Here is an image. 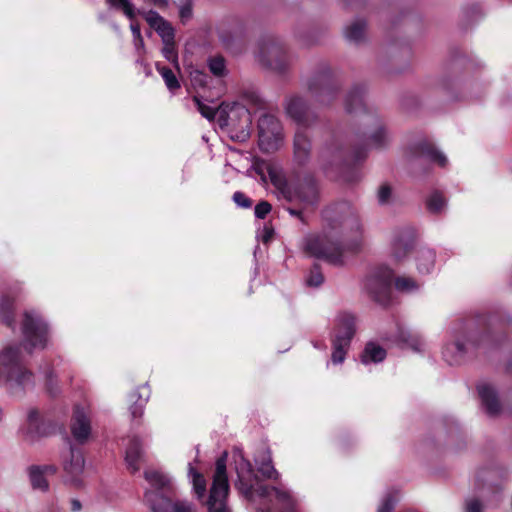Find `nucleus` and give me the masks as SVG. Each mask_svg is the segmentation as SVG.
Returning <instances> with one entry per match:
<instances>
[{"label": "nucleus", "mask_w": 512, "mask_h": 512, "mask_svg": "<svg viewBox=\"0 0 512 512\" xmlns=\"http://www.w3.org/2000/svg\"><path fill=\"white\" fill-rule=\"evenodd\" d=\"M325 228L321 234H311L304 238L303 249L310 256L324 259L328 263L344 264L345 247L338 236L360 230V221L354 209L346 202L337 203L323 211Z\"/></svg>", "instance_id": "f257e3e1"}, {"label": "nucleus", "mask_w": 512, "mask_h": 512, "mask_svg": "<svg viewBox=\"0 0 512 512\" xmlns=\"http://www.w3.org/2000/svg\"><path fill=\"white\" fill-rule=\"evenodd\" d=\"M256 171L260 175L267 173L271 183L277 189L279 195L289 203H296L299 207L288 206L285 210L306 224L305 209L314 206L318 201L316 182L312 177H307L303 182L293 185L288 183L285 177L271 163L262 161L257 163Z\"/></svg>", "instance_id": "f03ea898"}, {"label": "nucleus", "mask_w": 512, "mask_h": 512, "mask_svg": "<svg viewBox=\"0 0 512 512\" xmlns=\"http://www.w3.org/2000/svg\"><path fill=\"white\" fill-rule=\"evenodd\" d=\"M233 458L237 473L235 487L246 499L252 500L254 495L270 500L275 499L278 505L277 512H298L296 500L289 491L263 485L259 482L252 464L244 457L241 451H236Z\"/></svg>", "instance_id": "7ed1b4c3"}, {"label": "nucleus", "mask_w": 512, "mask_h": 512, "mask_svg": "<svg viewBox=\"0 0 512 512\" xmlns=\"http://www.w3.org/2000/svg\"><path fill=\"white\" fill-rule=\"evenodd\" d=\"M144 478L151 489L145 492V501L153 512H195L187 501H173L175 495L172 479L158 470L149 469Z\"/></svg>", "instance_id": "20e7f679"}, {"label": "nucleus", "mask_w": 512, "mask_h": 512, "mask_svg": "<svg viewBox=\"0 0 512 512\" xmlns=\"http://www.w3.org/2000/svg\"><path fill=\"white\" fill-rule=\"evenodd\" d=\"M255 60L264 69L277 74H285L293 63L285 44L275 37H266L259 42Z\"/></svg>", "instance_id": "39448f33"}, {"label": "nucleus", "mask_w": 512, "mask_h": 512, "mask_svg": "<svg viewBox=\"0 0 512 512\" xmlns=\"http://www.w3.org/2000/svg\"><path fill=\"white\" fill-rule=\"evenodd\" d=\"M2 380L11 389L33 384V374L23 366L18 346H8L0 353V382Z\"/></svg>", "instance_id": "423d86ee"}, {"label": "nucleus", "mask_w": 512, "mask_h": 512, "mask_svg": "<svg viewBox=\"0 0 512 512\" xmlns=\"http://www.w3.org/2000/svg\"><path fill=\"white\" fill-rule=\"evenodd\" d=\"M341 81L329 65L323 63L307 81L308 91L321 105H330L336 98Z\"/></svg>", "instance_id": "0eeeda50"}, {"label": "nucleus", "mask_w": 512, "mask_h": 512, "mask_svg": "<svg viewBox=\"0 0 512 512\" xmlns=\"http://www.w3.org/2000/svg\"><path fill=\"white\" fill-rule=\"evenodd\" d=\"M486 337L487 335H480L474 322L470 321L455 340L445 346L443 356L449 364H458L465 355L474 353L486 341Z\"/></svg>", "instance_id": "6e6552de"}, {"label": "nucleus", "mask_w": 512, "mask_h": 512, "mask_svg": "<svg viewBox=\"0 0 512 512\" xmlns=\"http://www.w3.org/2000/svg\"><path fill=\"white\" fill-rule=\"evenodd\" d=\"M356 333V317L350 312L342 311L335 316L332 337V361L342 363Z\"/></svg>", "instance_id": "1a4fd4ad"}, {"label": "nucleus", "mask_w": 512, "mask_h": 512, "mask_svg": "<svg viewBox=\"0 0 512 512\" xmlns=\"http://www.w3.org/2000/svg\"><path fill=\"white\" fill-rule=\"evenodd\" d=\"M226 456L227 454L225 453L216 461L212 486L208 499L205 502L208 512H232L227 503L229 483L226 473Z\"/></svg>", "instance_id": "9d476101"}, {"label": "nucleus", "mask_w": 512, "mask_h": 512, "mask_svg": "<svg viewBox=\"0 0 512 512\" xmlns=\"http://www.w3.org/2000/svg\"><path fill=\"white\" fill-rule=\"evenodd\" d=\"M365 156V148L348 149L343 146L339 137H332L326 141L320 151L321 161L326 167L349 165L364 159Z\"/></svg>", "instance_id": "9b49d317"}, {"label": "nucleus", "mask_w": 512, "mask_h": 512, "mask_svg": "<svg viewBox=\"0 0 512 512\" xmlns=\"http://www.w3.org/2000/svg\"><path fill=\"white\" fill-rule=\"evenodd\" d=\"M21 331L26 350L44 349L48 341V326L35 311H26L21 324Z\"/></svg>", "instance_id": "f8f14e48"}, {"label": "nucleus", "mask_w": 512, "mask_h": 512, "mask_svg": "<svg viewBox=\"0 0 512 512\" xmlns=\"http://www.w3.org/2000/svg\"><path fill=\"white\" fill-rule=\"evenodd\" d=\"M394 273L388 267L375 269L365 280L369 296L380 305H387L391 299V284Z\"/></svg>", "instance_id": "ddd939ff"}, {"label": "nucleus", "mask_w": 512, "mask_h": 512, "mask_svg": "<svg viewBox=\"0 0 512 512\" xmlns=\"http://www.w3.org/2000/svg\"><path fill=\"white\" fill-rule=\"evenodd\" d=\"M259 147L264 152L277 150L282 141V126L273 115L264 114L258 120Z\"/></svg>", "instance_id": "4468645a"}, {"label": "nucleus", "mask_w": 512, "mask_h": 512, "mask_svg": "<svg viewBox=\"0 0 512 512\" xmlns=\"http://www.w3.org/2000/svg\"><path fill=\"white\" fill-rule=\"evenodd\" d=\"M285 110L291 119L304 128L312 127L318 120L315 111H313L309 107L308 102L299 95H292L286 98Z\"/></svg>", "instance_id": "2eb2a0df"}, {"label": "nucleus", "mask_w": 512, "mask_h": 512, "mask_svg": "<svg viewBox=\"0 0 512 512\" xmlns=\"http://www.w3.org/2000/svg\"><path fill=\"white\" fill-rule=\"evenodd\" d=\"M406 157L411 162L428 160L438 164L440 167H446L448 164L446 155L427 141H421L411 145L406 151Z\"/></svg>", "instance_id": "dca6fc26"}, {"label": "nucleus", "mask_w": 512, "mask_h": 512, "mask_svg": "<svg viewBox=\"0 0 512 512\" xmlns=\"http://www.w3.org/2000/svg\"><path fill=\"white\" fill-rule=\"evenodd\" d=\"M363 124L365 125L363 135L369 145L380 148L388 143L389 134L377 115L365 113Z\"/></svg>", "instance_id": "f3484780"}, {"label": "nucleus", "mask_w": 512, "mask_h": 512, "mask_svg": "<svg viewBox=\"0 0 512 512\" xmlns=\"http://www.w3.org/2000/svg\"><path fill=\"white\" fill-rule=\"evenodd\" d=\"M415 242L414 231L403 228L395 231L391 242V255L396 261H402L413 249Z\"/></svg>", "instance_id": "a211bd4d"}, {"label": "nucleus", "mask_w": 512, "mask_h": 512, "mask_svg": "<svg viewBox=\"0 0 512 512\" xmlns=\"http://www.w3.org/2000/svg\"><path fill=\"white\" fill-rule=\"evenodd\" d=\"M482 408L489 417H496L502 412L496 388L489 383H481L477 386Z\"/></svg>", "instance_id": "6ab92c4d"}, {"label": "nucleus", "mask_w": 512, "mask_h": 512, "mask_svg": "<svg viewBox=\"0 0 512 512\" xmlns=\"http://www.w3.org/2000/svg\"><path fill=\"white\" fill-rule=\"evenodd\" d=\"M312 144L307 133L298 129L293 140V159L299 166L306 165L311 157Z\"/></svg>", "instance_id": "aec40b11"}, {"label": "nucleus", "mask_w": 512, "mask_h": 512, "mask_svg": "<svg viewBox=\"0 0 512 512\" xmlns=\"http://www.w3.org/2000/svg\"><path fill=\"white\" fill-rule=\"evenodd\" d=\"M145 461V454L142 449L141 440L133 436L129 439L128 446L125 452V462L128 470L131 473H136L140 470V463Z\"/></svg>", "instance_id": "412c9836"}, {"label": "nucleus", "mask_w": 512, "mask_h": 512, "mask_svg": "<svg viewBox=\"0 0 512 512\" xmlns=\"http://www.w3.org/2000/svg\"><path fill=\"white\" fill-rule=\"evenodd\" d=\"M71 432L76 441L83 443L86 441L91 432L90 420L83 408L75 407Z\"/></svg>", "instance_id": "4be33fe9"}, {"label": "nucleus", "mask_w": 512, "mask_h": 512, "mask_svg": "<svg viewBox=\"0 0 512 512\" xmlns=\"http://www.w3.org/2000/svg\"><path fill=\"white\" fill-rule=\"evenodd\" d=\"M85 460L82 452L79 449L70 447L68 454L64 456L63 467L68 475L71 476V481L78 484V476L84 470Z\"/></svg>", "instance_id": "5701e85b"}, {"label": "nucleus", "mask_w": 512, "mask_h": 512, "mask_svg": "<svg viewBox=\"0 0 512 512\" xmlns=\"http://www.w3.org/2000/svg\"><path fill=\"white\" fill-rule=\"evenodd\" d=\"M258 472L267 479L277 480L278 471L274 468L271 452L268 448H262L254 459Z\"/></svg>", "instance_id": "b1692460"}, {"label": "nucleus", "mask_w": 512, "mask_h": 512, "mask_svg": "<svg viewBox=\"0 0 512 512\" xmlns=\"http://www.w3.org/2000/svg\"><path fill=\"white\" fill-rule=\"evenodd\" d=\"M366 91L365 85H355L346 94L344 100L345 110L348 113L357 111L365 112L364 107V94Z\"/></svg>", "instance_id": "393cba45"}, {"label": "nucleus", "mask_w": 512, "mask_h": 512, "mask_svg": "<svg viewBox=\"0 0 512 512\" xmlns=\"http://www.w3.org/2000/svg\"><path fill=\"white\" fill-rule=\"evenodd\" d=\"M367 24L363 19H355L344 28V36L347 41L361 44L366 40Z\"/></svg>", "instance_id": "a878e982"}, {"label": "nucleus", "mask_w": 512, "mask_h": 512, "mask_svg": "<svg viewBox=\"0 0 512 512\" xmlns=\"http://www.w3.org/2000/svg\"><path fill=\"white\" fill-rule=\"evenodd\" d=\"M25 433L27 440L30 442H33L46 434L45 427L41 422L39 412L36 409H31L28 413Z\"/></svg>", "instance_id": "bb28decb"}, {"label": "nucleus", "mask_w": 512, "mask_h": 512, "mask_svg": "<svg viewBox=\"0 0 512 512\" xmlns=\"http://www.w3.org/2000/svg\"><path fill=\"white\" fill-rule=\"evenodd\" d=\"M436 254L432 249L421 248L417 251V269L422 274L430 273L435 265Z\"/></svg>", "instance_id": "cd10ccee"}, {"label": "nucleus", "mask_w": 512, "mask_h": 512, "mask_svg": "<svg viewBox=\"0 0 512 512\" xmlns=\"http://www.w3.org/2000/svg\"><path fill=\"white\" fill-rule=\"evenodd\" d=\"M386 351L374 343H368L361 355V362L368 364L370 362L378 363L385 359Z\"/></svg>", "instance_id": "c85d7f7f"}, {"label": "nucleus", "mask_w": 512, "mask_h": 512, "mask_svg": "<svg viewBox=\"0 0 512 512\" xmlns=\"http://www.w3.org/2000/svg\"><path fill=\"white\" fill-rule=\"evenodd\" d=\"M147 400L148 396L143 397L138 389L129 395L131 402L129 410L133 419L142 417Z\"/></svg>", "instance_id": "c756f323"}, {"label": "nucleus", "mask_w": 512, "mask_h": 512, "mask_svg": "<svg viewBox=\"0 0 512 512\" xmlns=\"http://www.w3.org/2000/svg\"><path fill=\"white\" fill-rule=\"evenodd\" d=\"M189 477L191 478L194 493L198 499H202L206 493V479L189 464Z\"/></svg>", "instance_id": "7c9ffc66"}, {"label": "nucleus", "mask_w": 512, "mask_h": 512, "mask_svg": "<svg viewBox=\"0 0 512 512\" xmlns=\"http://www.w3.org/2000/svg\"><path fill=\"white\" fill-rule=\"evenodd\" d=\"M45 476L46 475L43 473V470L40 468V466H31L29 468V477L33 489L41 491L48 490L49 485Z\"/></svg>", "instance_id": "2f4dec72"}, {"label": "nucleus", "mask_w": 512, "mask_h": 512, "mask_svg": "<svg viewBox=\"0 0 512 512\" xmlns=\"http://www.w3.org/2000/svg\"><path fill=\"white\" fill-rule=\"evenodd\" d=\"M156 70L162 76L167 88L174 91L180 88V83L175 73L168 67L156 63Z\"/></svg>", "instance_id": "473e14b6"}, {"label": "nucleus", "mask_w": 512, "mask_h": 512, "mask_svg": "<svg viewBox=\"0 0 512 512\" xmlns=\"http://www.w3.org/2000/svg\"><path fill=\"white\" fill-rule=\"evenodd\" d=\"M446 207V200L440 192L432 193L427 199V208L431 213L439 214Z\"/></svg>", "instance_id": "72a5a7b5"}, {"label": "nucleus", "mask_w": 512, "mask_h": 512, "mask_svg": "<svg viewBox=\"0 0 512 512\" xmlns=\"http://www.w3.org/2000/svg\"><path fill=\"white\" fill-rule=\"evenodd\" d=\"M208 67L211 73L217 77H223L227 74L226 62L222 56L209 58Z\"/></svg>", "instance_id": "f704fd0d"}, {"label": "nucleus", "mask_w": 512, "mask_h": 512, "mask_svg": "<svg viewBox=\"0 0 512 512\" xmlns=\"http://www.w3.org/2000/svg\"><path fill=\"white\" fill-rule=\"evenodd\" d=\"M398 337L402 342L408 344L413 349L420 350L422 342L420 338L410 330L399 328Z\"/></svg>", "instance_id": "c9c22d12"}, {"label": "nucleus", "mask_w": 512, "mask_h": 512, "mask_svg": "<svg viewBox=\"0 0 512 512\" xmlns=\"http://www.w3.org/2000/svg\"><path fill=\"white\" fill-rule=\"evenodd\" d=\"M0 318L1 321L9 327L14 324V307L13 303L5 300L0 305Z\"/></svg>", "instance_id": "e433bc0d"}, {"label": "nucleus", "mask_w": 512, "mask_h": 512, "mask_svg": "<svg viewBox=\"0 0 512 512\" xmlns=\"http://www.w3.org/2000/svg\"><path fill=\"white\" fill-rule=\"evenodd\" d=\"M398 502V492L389 491L381 501L377 508V512H392L396 503Z\"/></svg>", "instance_id": "4c0bfd02"}, {"label": "nucleus", "mask_w": 512, "mask_h": 512, "mask_svg": "<svg viewBox=\"0 0 512 512\" xmlns=\"http://www.w3.org/2000/svg\"><path fill=\"white\" fill-rule=\"evenodd\" d=\"M107 3L115 8L120 9L123 13L129 18L133 19L135 17V10L133 4L129 0H106Z\"/></svg>", "instance_id": "58836bf2"}, {"label": "nucleus", "mask_w": 512, "mask_h": 512, "mask_svg": "<svg viewBox=\"0 0 512 512\" xmlns=\"http://www.w3.org/2000/svg\"><path fill=\"white\" fill-rule=\"evenodd\" d=\"M395 287L400 292H412L419 288V284L410 277H398L395 279Z\"/></svg>", "instance_id": "ea45409f"}, {"label": "nucleus", "mask_w": 512, "mask_h": 512, "mask_svg": "<svg viewBox=\"0 0 512 512\" xmlns=\"http://www.w3.org/2000/svg\"><path fill=\"white\" fill-rule=\"evenodd\" d=\"M155 31L158 33V35L161 37L163 43L164 42H172L175 38V31L172 25L165 20L163 23H161L159 26H156Z\"/></svg>", "instance_id": "a19ab883"}, {"label": "nucleus", "mask_w": 512, "mask_h": 512, "mask_svg": "<svg viewBox=\"0 0 512 512\" xmlns=\"http://www.w3.org/2000/svg\"><path fill=\"white\" fill-rule=\"evenodd\" d=\"M164 47L162 49V55L165 59L173 63L178 68V54L175 49V41L172 42H164Z\"/></svg>", "instance_id": "79ce46f5"}, {"label": "nucleus", "mask_w": 512, "mask_h": 512, "mask_svg": "<svg viewBox=\"0 0 512 512\" xmlns=\"http://www.w3.org/2000/svg\"><path fill=\"white\" fill-rule=\"evenodd\" d=\"M191 82L194 87H206L211 79L208 74L199 70H193L190 73Z\"/></svg>", "instance_id": "37998d69"}, {"label": "nucleus", "mask_w": 512, "mask_h": 512, "mask_svg": "<svg viewBox=\"0 0 512 512\" xmlns=\"http://www.w3.org/2000/svg\"><path fill=\"white\" fill-rule=\"evenodd\" d=\"M324 281L323 274L318 265H314L310 270L309 276L306 279V283L312 287L320 286Z\"/></svg>", "instance_id": "c03bdc74"}, {"label": "nucleus", "mask_w": 512, "mask_h": 512, "mask_svg": "<svg viewBox=\"0 0 512 512\" xmlns=\"http://www.w3.org/2000/svg\"><path fill=\"white\" fill-rule=\"evenodd\" d=\"M139 13L144 17V19L147 21L150 27L154 30L156 29V26H159L161 23L165 21V19L154 10H149L146 12L139 11Z\"/></svg>", "instance_id": "a18cd8bd"}, {"label": "nucleus", "mask_w": 512, "mask_h": 512, "mask_svg": "<svg viewBox=\"0 0 512 512\" xmlns=\"http://www.w3.org/2000/svg\"><path fill=\"white\" fill-rule=\"evenodd\" d=\"M464 512H484V504L476 497H468L464 502Z\"/></svg>", "instance_id": "49530a36"}, {"label": "nucleus", "mask_w": 512, "mask_h": 512, "mask_svg": "<svg viewBox=\"0 0 512 512\" xmlns=\"http://www.w3.org/2000/svg\"><path fill=\"white\" fill-rule=\"evenodd\" d=\"M194 101L196 103L198 111L201 113L203 117H205L208 120H213L215 118L216 108L204 104L200 101L198 97H194Z\"/></svg>", "instance_id": "de8ad7c7"}, {"label": "nucleus", "mask_w": 512, "mask_h": 512, "mask_svg": "<svg viewBox=\"0 0 512 512\" xmlns=\"http://www.w3.org/2000/svg\"><path fill=\"white\" fill-rule=\"evenodd\" d=\"M391 195V187L387 184L381 185L377 193L378 202L382 205L387 204L390 201Z\"/></svg>", "instance_id": "09e8293b"}, {"label": "nucleus", "mask_w": 512, "mask_h": 512, "mask_svg": "<svg viewBox=\"0 0 512 512\" xmlns=\"http://www.w3.org/2000/svg\"><path fill=\"white\" fill-rule=\"evenodd\" d=\"M272 206L267 201L259 202L254 209L255 216L259 219H264L270 212Z\"/></svg>", "instance_id": "8fccbe9b"}, {"label": "nucleus", "mask_w": 512, "mask_h": 512, "mask_svg": "<svg viewBox=\"0 0 512 512\" xmlns=\"http://www.w3.org/2000/svg\"><path fill=\"white\" fill-rule=\"evenodd\" d=\"M233 201L241 208H250L252 206L251 199L240 191L233 194Z\"/></svg>", "instance_id": "3c124183"}, {"label": "nucleus", "mask_w": 512, "mask_h": 512, "mask_svg": "<svg viewBox=\"0 0 512 512\" xmlns=\"http://www.w3.org/2000/svg\"><path fill=\"white\" fill-rule=\"evenodd\" d=\"M179 16H180L181 21L183 23H185V22H187L188 20L191 19V17H192V4H191L190 0H188L185 4H183L180 7Z\"/></svg>", "instance_id": "603ef678"}, {"label": "nucleus", "mask_w": 512, "mask_h": 512, "mask_svg": "<svg viewBox=\"0 0 512 512\" xmlns=\"http://www.w3.org/2000/svg\"><path fill=\"white\" fill-rule=\"evenodd\" d=\"M491 474L492 472L491 471H482L480 473L477 474L476 476V488L478 490L482 489L483 486H484V482L488 479L491 478Z\"/></svg>", "instance_id": "864d4df0"}, {"label": "nucleus", "mask_w": 512, "mask_h": 512, "mask_svg": "<svg viewBox=\"0 0 512 512\" xmlns=\"http://www.w3.org/2000/svg\"><path fill=\"white\" fill-rule=\"evenodd\" d=\"M130 29L133 35V39L136 41H140L142 43V35L139 24L132 22L130 25Z\"/></svg>", "instance_id": "5fc2aeb1"}, {"label": "nucleus", "mask_w": 512, "mask_h": 512, "mask_svg": "<svg viewBox=\"0 0 512 512\" xmlns=\"http://www.w3.org/2000/svg\"><path fill=\"white\" fill-rule=\"evenodd\" d=\"M274 234V229L272 227L265 226L263 229V233L261 235V239L264 243H268Z\"/></svg>", "instance_id": "6e6d98bb"}, {"label": "nucleus", "mask_w": 512, "mask_h": 512, "mask_svg": "<svg viewBox=\"0 0 512 512\" xmlns=\"http://www.w3.org/2000/svg\"><path fill=\"white\" fill-rule=\"evenodd\" d=\"M47 388L52 395L58 392V389L52 384V371L47 374Z\"/></svg>", "instance_id": "4d7b16f0"}, {"label": "nucleus", "mask_w": 512, "mask_h": 512, "mask_svg": "<svg viewBox=\"0 0 512 512\" xmlns=\"http://www.w3.org/2000/svg\"><path fill=\"white\" fill-rule=\"evenodd\" d=\"M40 468L43 470V473L45 475H48V474L53 475L57 471V468L54 465H44V466H40Z\"/></svg>", "instance_id": "13d9d810"}, {"label": "nucleus", "mask_w": 512, "mask_h": 512, "mask_svg": "<svg viewBox=\"0 0 512 512\" xmlns=\"http://www.w3.org/2000/svg\"><path fill=\"white\" fill-rule=\"evenodd\" d=\"M154 6L162 9L168 6L167 0H149Z\"/></svg>", "instance_id": "bf43d9fd"}, {"label": "nucleus", "mask_w": 512, "mask_h": 512, "mask_svg": "<svg viewBox=\"0 0 512 512\" xmlns=\"http://www.w3.org/2000/svg\"><path fill=\"white\" fill-rule=\"evenodd\" d=\"M249 137V132L246 130H242L236 137L232 136V138H236L239 141H245Z\"/></svg>", "instance_id": "052dcab7"}, {"label": "nucleus", "mask_w": 512, "mask_h": 512, "mask_svg": "<svg viewBox=\"0 0 512 512\" xmlns=\"http://www.w3.org/2000/svg\"><path fill=\"white\" fill-rule=\"evenodd\" d=\"M81 507H82V506H81V503H80V501H79V500L73 499V500L71 501V509H72V511H73V512H78V511H80V510H81Z\"/></svg>", "instance_id": "680f3d73"}, {"label": "nucleus", "mask_w": 512, "mask_h": 512, "mask_svg": "<svg viewBox=\"0 0 512 512\" xmlns=\"http://www.w3.org/2000/svg\"><path fill=\"white\" fill-rule=\"evenodd\" d=\"M219 37L224 45L229 46L230 43L228 39L224 36L223 32H220Z\"/></svg>", "instance_id": "e2e57ef3"}, {"label": "nucleus", "mask_w": 512, "mask_h": 512, "mask_svg": "<svg viewBox=\"0 0 512 512\" xmlns=\"http://www.w3.org/2000/svg\"><path fill=\"white\" fill-rule=\"evenodd\" d=\"M359 247H360V242L356 241L350 247H348V249H350L351 251H357L359 249Z\"/></svg>", "instance_id": "0e129e2a"}, {"label": "nucleus", "mask_w": 512, "mask_h": 512, "mask_svg": "<svg viewBox=\"0 0 512 512\" xmlns=\"http://www.w3.org/2000/svg\"><path fill=\"white\" fill-rule=\"evenodd\" d=\"M134 44H135L136 49L143 48L144 47V40L142 39V43L140 41L134 40Z\"/></svg>", "instance_id": "69168bd1"}, {"label": "nucleus", "mask_w": 512, "mask_h": 512, "mask_svg": "<svg viewBox=\"0 0 512 512\" xmlns=\"http://www.w3.org/2000/svg\"><path fill=\"white\" fill-rule=\"evenodd\" d=\"M257 512H270V510L258 509Z\"/></svg>", "instance_id": "338daca9"}, {"label": "nucleus", "mask_w": 512, "mask_h": 512, "mask_svg": "<svg viewBox=\"0 0 512 512\" xmlns=\"http://www.w3.org/2000/svg\"><path fill=\"white\" fill-rule=\"evenodd\" d=\"M353 0H345L347 4H351Z\"/></svg>", "instance_id": "774afa93"}]
</instances>
